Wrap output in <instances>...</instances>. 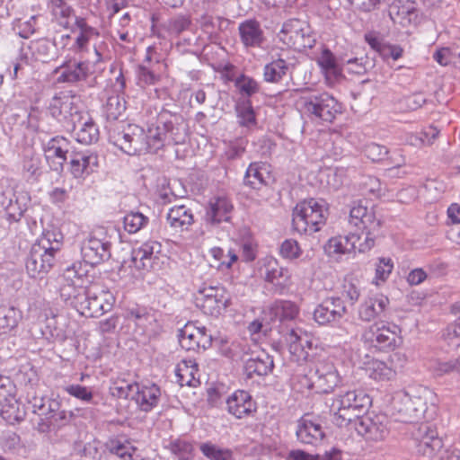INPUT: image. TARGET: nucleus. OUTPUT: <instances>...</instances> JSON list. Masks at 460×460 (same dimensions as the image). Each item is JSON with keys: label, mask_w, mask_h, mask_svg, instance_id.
Returning a JSON list of instances; mask_svg holds the SVG:
<instances>
[{"label": "nucleus", "mask_w": 460, "mask_h": 460, "mask_svg": "<svg viewBox=\"0 0 460 460\" xmlns=\"http://www.w3.org/2000/svg\"><path fill=\"white\" fill-rule=\"evenodd\" d=\"M188 125L181 116L162 114L146 128L128 125L123 130L112 129L109 140L129 155L155 154L166 146L181 145L187 140Z\"/></svg>", "instance_id": "f257e3e1"}, {"label": "nucleus", "mask_w": 460, "mask_h": 460, "mask_svg": "<svg viewBox=\"0 0 460 460\" xmlns=\"http://www.w3.org/2000/svg\"><path fill=\"white\" fill-rule=\"evenodd\" d=\"M63 234L55 227L45 229L31 245L25 267L31 278L48 272L54 265L56 254L63 246Z\"/></svg>", "instance_id": "f03ea898"}, {"label": "nucleus", "mask_w": 460, "mask_h": 460, "mask_svg": "<svg viewBox=\"0 0 460 460\" xmlns=\"http://www.w3.org/2000/svg\"><path fill=\"white\" fill-rule=\"evenodd\" d=\"M300 367L295 380L300 385L301 389L330 393L341 382L337 368L332 362L319 360Z\"/></svg>", "instance_id": "7ed1b4c3"}, {"label": "nucleus", "mask_w": 460, "mask_h": 460, "mask_svg": "<svg viewBox=\"0 0 460 460\" xmlns=\"http://www.w3.org/2000/svg\"><path fill=\"white\" fill-rule=\"evenodd\" d=\"M371 404L370 397L360 389L341 392L335 395L330 405L333 422L340 426L353 423Z\"/></svg>", "instance_id": "20e7f679"}, {"label": "nucleus", "mask_w": 460, "mask_h": 460, "mask_svg": "<svg viewBox=\"0 0 460 460\" xmlns=\"http://www.w3.org/2000/svg\"><path fill=\"white\" fill-rule=\"evenodd\" d=\"M328 214L329 207L324 199H305L294 208L293 227L299 234H312L325 225Z\"/></svg>", "instance_id": "39448f33"}, {"label": "nucleus", "mask_w": 460, "mask_h": 460, "mask_svg": "<svg viewBox=\"0 0 460 460\" xmlns=\"http://www.w3.org/2000/svg\"><path fill=\"white\" fill-rule=\"evenodd\" d=\"M430 391L426 387L396 392L392 400L394 412L402 422L418 421L427 411V398Z\"/></svg>", "instance_id": "423d86ee"}, {"label": "nucleus", "mask_w": 460, "mask_h": 460, "mask_svg": "<svg viewBox=\"0 0 460 460\" xmlns=\"http://www.w3.org/2000/svg\"><path fill=\"white\" fill-rule=\"evenodd\" d=\"M74 18L79 31L78 33L75 38H72L69 34L61 35L58 44L61 49H67L69 52L80 55L81 57L90 54L93 48L94 58L92 62L94 64L101 62L102 60V52L100 47L95 42L99 39V31L88 25L84 18L76 17L75 15Z\"/></svg>", "instance_id": "0eeeda50"}, {"label": "nucleus", "mask_w": 460, "mask_h": 460, "mask_svg": "<svg viewBox=\"0 0 460 460\" xmlns=\"http://www.w3.org/2000/svg\"><path fill=\"white\" fill-rule=\"evenodd\" d=\"M87 277L80 264L74 263L67 267L60 278L59 293L62 300L78 311L85 299L88 287L85 286Z\"/></svg>", "instance_id": "6e6552de"}, {"label": "nucleus", "mask_w": 460, "mask_h": 460, "mask_svg": "<svg viewBox=\"0 0 460 460\" xmlns=\"http://www.w3.org/2000/svg\"><path fill=\"white\" fill-rule=\"evenodd\" d=\"M299 104L304 114L312 120L332 122L341 113V104L328 93L304 96Z\"/></svg>", "instance_id": "1a4fd4ad"}, {"label": "nucleus", "mask_w": 460, "mask_h": 460, "mask_svg": "<svg viewBox=\"0 0 460 460\" xmlns=\"http://www.w3.org/2000/svg\"><path fill=\"white\" fill-rule=\"evenodd\" d=\"M400 332L395 324L377 322L364 330L361 340L380 350H394L402 343Z\"/></svg>", "instance_id": "9d476101"}, {"label": "nucleus", "mask_w": 460, "mask_h": 460, "mask_svg": "<svg viewBox=\"0 0 460 460\" xmlns=\"http://www.w3.org/2000/svg\"><path fill=\"white\" fill-rule=\"evenodd\" d=\"M196 302L204 314L218 316L231 305V296L223 286H206L199 290Z\"/></svg>", "instance_id": "9b49d317"}, {"label": "nucleus", "mask_w": 460, "mask_h": 460, "mask_svg": "<svg viewBox=\"0 0 460 460\" xmlns=\"http://www.w3.org/2000/svg\"><path fill=\"white\" fill-rule=\"evenodd\" d=\"M279 38L285 44L297 50L311 49L315 42L308 23L298 19H291L284 22Z\"/></svg>", "instance_id": "f8f14e48"}, {"label": "nucleus", "mask_w": 460, "mask_h": 460, "mask_svg": "<svg viewBox=\"0 0 460 460\" xmlns=\"http://www.w3.org/2000/svg\"><path fill=\"white\" fill-rule=\"evenodd\" d=\"M114 303L115 297L110 291L93 284L88 286L85 299L77 312L85 317H99L111 311Z\"/></svg>", "instance_id": "ddd939ff"}, {"label": "nucleus", "mask_w": 460, "mask_h": 460, "mask_svg": "<svg viewBox=\"0 0 460 460\" xmlns=\"http://www.w3.org/2000/svg\"><path fill=\"white\" fill-rule=\"evenodd\" d=\"M87 55L81 57L72 52L67 54L63 63L53 71L57 75V82L59 84H76L86 80L90 75V61Z\"/></svg>", "instance_id": "4468645a"}, {"label": "nucleus", "mask_w": 460, "mask_h": 460, "mask_svg": "<svg viewBox=\"0 0 460 460\" xmlns=\"http://www.w3.org/2000/svg\"><path fill=\"white\" fill-rule=\"evenodd\" d=\"M50 115L65 127L70 129V126L78 119L84 113L80 111L79 98L67 93H59L54 96L49 105Z\"/></svg>", "instance_id": "2eb2a0df"}, {"label": "nucleus", "mask_w": 460, "mask_h": 460, "mask_svg": "<svg viewBox=\"0 0 460 460\" xmlns=\"http://www.w3.org/2000/svg\"><path fill=\"white\" fill-rule=\"evenodd\" d=\"M388 418L384 414L361 416L353 422L358 435L373 441H382L388 436Z\"/></svg>", "instance_id": "dca6fc26"}, {"label": "nucleus", "mask_w": 460, "mask_h": 460, "mask_svg": "<svg viewBox=\"0 0 460 460\" xmlns=\"http://www.w3.org/2000/svg\"><path fill=\"white\" fill-rule=\"evenodd\" d=\"M42 150L49 168L60 173L71 149V142L63 136H55L47 141H42Z\"/></svg>", "instance_id": "f3484780"}, {"label": "nucleus", "mask_w": 460, "mask_h": 460, "mask_svg": "<svg viewBox=\"0 0 460 460\" xmlns=\"http://www.w3.org/2000/svg\"><path fill=\"white\" fill-rule=\"evenodd\" d=\"M418 454L432 458L441 452L442 439L430 425L421 423L412 432Z\"/></svg>", "instance_id": "a211bd4d"}, {"label": "nucleus", "mask_w": 460, "mask_h": 460, "mask_svg": "<svg viewBox=\"0 0 460 460\" xmlns=\"http://www.w3.org/2000/svg\"><path fill=\"white\" fill-rule=\"evenodd\" d=\"M28 315L38 321L46 322V328L49 329L52 338L60 341L66 338V332L62 327L52 326V322H55V318H58V313L56 309L52 308L50 303L45 299L39 297L30 304Z\"/></svg>", "instance_id": "6ab92c4d"}, {"label": "nucleus", "mask_w": 460, "mask_h": 460, "mask_svg": "<svg viewBox=\"0 0 460 460\" xmlns=\"http://www.w3.org/2000/svg\"><path fill=\"white\" fill-rule=\"evenodd\" d=\"M161 252V244L156 241H147L131 252V258L125 262L131 269L134 277H140L143 270L152 267L154 259Z\"/></svg>", "instance_id": "aec40b11"}, {"label": "nucleus", "mask_w": 460, "mask_h": 460, "mask_svg": "<svg viewBox=\"0 0 460 460\" xmlns=\"http://www.w3.org/2000/svg\"><path fill=\"white\" fill-rule=\"evenodd\" d=\"M81 253L86 263L100 264L111 258V242L106 236L101 238L96 234H91L83 242Z\"/></svg>", "instance_id": "412c9836"}, {"label": "nucleus", "mask_w": 460, "mask_h": 460, "mask_svg": "<svg viewBox=\"0 0 460 460\" xmlns=\"http://www.w3.org/2000/svg\"><path fill=\"white\" fill-rule=\"evenodd\" d=\"M234 205L231 199L224 195L211 198L206 206L204 222L207 226H217L232 218Z\"/></svg>", "instance_id": "4be33fe9"}, {"label": "nucleus", "mask_w": 460, "mask_h": 460, "mask_svg": "<svg viewBox=\"0 0 460 460\" xmlns=\"http://www.w3.org/2000/svg\"><path fill=\"white\" fill-rule=\"evenodd\" d=\"M211 341L212 336L205 327L189 323L180 331L179 342L186 350H197L199 348L205 349L211 345Z\"/></svg>", "instance_id": "5701e85b"}, {"label": "nucleus", "mask_w": 460, "mask_h": 460, "mask_svg": "<svg viewBox=\"0 0 460 460\" xmlns=\"http://www.w3.org/2000/svg\"><path fill=\"white\" fill-rule=\"evenodd\" d=\"M347 313L343 300L338 296L325 298L314 311V319L319 324H326L341 319Z\"/></svg>", "instance_id": "b1692460"}, {"label": "nucleus", "mask_w": 460, "mask_h": 460, "mask_svg": "<svg viewBox=\"0 0 460 460\" xmlns=\"http://www.w3.org/2000/svg\"><path fill=\"white\" fill-rule=\"evenodd\" d=\"M240 41L246 49L261 48L266 38L262 26L256 19H246L239 23Z\"/></svg>", "instance_id": "393cba45"}, {"label": "nucleus", "mask_w": 460, "mask_h": 460, "mask_svg": "<svg viewBox=\"0 0 460 460\" xmlns=\"http://www.w3.org/2000/svg\"><path fill=\"white\" fill-rule=\"evenodd\" d=\"M98 164V157L90 152L72 151L69 171L75 179L83 181L89 176Z\"/></svg>", "instance_id": "a878e982"}, {"label": "nucleus", "mask_w": 460, "mask_h": 460, "mask_svg": "<svg viewBox=\"0 0 460 460\" xmlns=\"http://www.w3.org/2000/svg\"><path fill=\"white\" fill-rule=\"evenodd\" d=\"M227 411L237 419L251 415L256 411L252 396L243 390H237L226 399Z\"/></svg>", "instance_id": "bb28decb"}, {"label": "nucleus", "mask_w": 460, "mask_h": 460, "mask_svg": "<svg viewBox=\"0 0 460 460\" xmlns=\"http://www.w3.org/2000/svg\"><path fill=\"white\" fill-rule=\"evenodd\" d=\"M389 305V298L383 294L370 296L360 304L358 315L366 323L381 316Z\"/></svg>", "instance_id": "cd10ccee"}, {"label": "nucleus", "mask_w": 460, "mask_h": 460, "mask_svg": "<svg viewBox=\"0 0 460 460\" xmlns=\"http://www.w3.org/2000/svg\"><path fill=\"white\" fill-rule=\"evenodd\" d=\"M296 436L300 443L315 446L324 438V431L319 422L305 416L297 421Z\"/></svg>", "instance_id": "c85d7f7f"}, {"label": "nucleus", "mask_w": 460, "mask_h": 460, "mask_svg": "<svg viewBox=\"0 0 460 460\" xmlns=\"http://www.w3.org/2000/svg\"><path fill=\"white\" fill-rule=\"evenodd\" d=\"M4 201L0 203V208H4L6 214V218L10 223H17L23 217L24 212L27 210L28 197L26 194H20L18 196L12 193L11 190H5L3 193Z\"/></svg>", "instance_id": "c756f323"}, {"label": "nucleus", "mask_w": 460, "mask_h": 460, "mask_svg": "<svg viewBox=\"0 0 460 460\" xmlns=\"http://www.w3.org/2000/svg\"><path fill=\"white\" fill-rule=\"evenodd\" d=\"M160 397L161 390L156 385L137 383L133 401L141 411L148 412L158 405Z\"/></svg>", "instance_id": "7c9ffc66"}, {"label": "nucleus", "mask_w": 460, "mask_h": 460, "mask_svg": "<svg viewBox=\"0 0 460 460\" xmlns=\"http://www.w3.org/2000/svg\"><path fill=\"white\" fill-rule=\"evenodd\" d=\"M263 278L275 287L276 292L282 293L288 285L290 274L288 270L280 266L277 260L268 259L264 263Z\"/></svg>", "instance_id": "2f4dec72"}, {"label": "nucleus", "mask_w": 460, "mask_h": 460, "mask_svg": "<svg viewBox=\"0 0 460 460\" xmlns=\"http://www.w3.org/2000/svg\"><path fill=\"white\" fill-rule=\"evenodd\" d=\"M70 128L75 130V137L79 143L90 145L99 138V129L88 113L75 120Z\"/></svg>", "instance_id": "473e14b6"}, {"label": "nucleus", "mask_w": 460, "mask_h": 460, "mask_svg": "<svg viewBox=\"0 0 460 460\" xmlns=\"http://www.w3.org/2000/svg\"><path fill=\"white\" fill-rule=\"evenodd\" d=\"M166 223L175 232L187 231L194 223V215L185 205L173 206L166 214Z\"/></svg>", "instance_id": "72a5a7b5"}, {"label": "nucleus", "mask_w": 460, "mask_h": 460, "mask_svg": "<svg viewBox=\"0 0 460 460\" xmlns=\"http://www.w3.org/2000/svg\"><path fill=\"white\" fill-rule=\"evenodd\" d=\"M388 14L394 23L406 27L416 17L413 4L409 0H393L389 4Z\"/></svg>", "instance_id": "f704fd0d"}, {"label": "nucleus", "mask_w": 460, "mask_h": 460, "mask_svg": "<svg viewBox=\"0 0 460 460\" xmlns=\"http://www.w3.org/2000/svg\"><path fill=\"white\" fill-rule=\"evenodd\" d=\"M285 341L288 345V349L292 359L296 362L306 360L308 352L305 350L303 340L307 338V333L301 329H290L284 336Z\"/></svg>", "instance_id": "c9c22d12"}, {"label": "nucleus", "mask_w": 460, "mask_h": 460, "mask_svg": "<svg viewBox=\"0 0 460 460\" xmlns=\"http://www.w3.org/2000/svg\"><path fill=\"white\" fill-rule=\"evenodd\" d=\"M358 237L355 234H349L346 236L332 237L325 244V252L330 257H336L352 251H356V241Z\"/></svg>", "instance_id": "e433bc0d"}, {"label": "nucleus", "mask_w": 460, "mask_h": 460, "mask_svg": "<svg viewBox=\"0 0 460 460\" xmlns=\"http://www.w3.org/2000/svg\"><path fill=\"white\" fill-rule=\"evenodd\" d=\"M270 179L269 166L266 164L253 163L246 170L244 182L252 189H260L267 185Z\"/></svg>", "instance_id": "4c0bfd02"}, {"label": "nucleus", "mask_w": 460, "mask_h": 460, "mask_svg": "<svg viewBox=\"0 0 460 460\" xmlns=\"http://www.w3.org/2000/svg\"><path fill=\"white\" fill-rule=\"evenodd\" d=\"M177 382L180 385L196 386L199 384L197 378L198 365L194 359H183L176 367L175 369Z\"/></svg>", "instance_id": "58836bf2"}, {"label": "nucleus", "mask_w": 460, "mask_h": 460, "mask_svg": "<svg viewBox=\"0 0 460 460\" xmlns=\"http://www.w3.org/2000/svg\"><path fill=\"white\" fill-rule=\"evenodd\" d=\"M365 370L369 378L377 382L389 381L396 376V370L392 366L379 359L369 360Z\"/></svg>", "instance_id": "ea45409f"}, {"label": "nucleus", "mask_w": 460, "mask_h": 460, "mask_svg": "<svg viewBox=\"0 0 460 460\" xmlns=\"http://www.w3.org/2000/svg\"><path fill=\"white\" fill-rule=\"evenodd\" d=\"M125 317L133 322L142 333L146 332L155 322V315L149 310L138 305L128 308Z\"/></svg>", "instance_id": "a19ab883"}, {"label": "nucleus", "mask_w": 460, "mask_h": 460, "mask_svg": "<svg viewBox=\"0 0 460 460\" xmlns=\"http://www.w3.org/2000/svg\"><path fill=\"white\" fill-rule=\"evenodd\" d=\"M273 367V360L266 354L256 358H250L245 361L244 373L247 377L252 378L254 376H261L268 375Z\"/></svg>", "instance_id": "79ce46f5"}, {"label": "nucleus", "mask_w": 460, "mask_h": 460, "mask_svg": "<svg viewBox=\"0 0 460 460\" xmlns=\"http://www.w3.org/2000/svg\"><path fill=\"white\" fill-rule=\"evenodd\" d=\"M22 317V312L14 306H0V336L9 334Z\"/></svg>", "instance_id": "37998d69"}, {"label": "nucleus", "mask_w": 460, "mask_h": 460, "mask_svg": "<svg viewBox=\"0 0 460 460\" xmlns=\"http://www.w3.org/2000/svg\"><path fill=\"white\" fill-rule=\"evenodd\" d=\"M349 223L354 226L367 228L368 226L378 227L379 222L374 218V214L367 207L362 205L354 206L349 212Z\"/></svg>", "instance_id": "c03bdc74"}, {"label": "nucleus", "mask_w": 460, "mask_h": 460, "mask_svg": "<svg viewBox=\"0 0 460 460\" xmlns=\"http://www.w3.org/2000/svg\"><path fill=\"white\" fill-rule=\"evenodd\" d=\"M214 0L204 1L200 9L202 13L198 19V22L199 23L201 29L208 34H214L217 32V23L220 20L219 18H214L211 14V13L214 11Z\"/></svg>", "instance_id": "a18cd8bd"}, {"label": "nucleus", "mask_w": 460, "mask_h": 460, "mask_svg": "<svg viewBox=\"0 0 460 460\" xmlns=\"http://www.w3.org/2000/svg\"><path fill=\"white\" fill-rule=\"evenodd\" d=\"M49 7L57 22L64 28H67L75 17L73 8L64 0H49Z\"/></svg>", "instance_id": "49530a36"}, {"label": "nucleus", "mask_w": 460, "mask_h": 460, "mask_svg": "<svg viewBox=\"0 0 460 460\" xmlns=\"http://www.w3.org/2000/svg\"><path fill=\"white\" fill-rule=\"evenodd\" d=\"M137 386V382L118 377L111 381L110 393L113 397L133 400Z\"/></svg>", "instance_id": "de8ad7c7"}, {"label": "nucleus", "mask_w": 460, "mask_h": 460, "mask_svg": "<svg viewBox=\"0 0 460 460\" xmlns=\"http://www.w3.org/2000/svg\"><path fill=\"white\" fill-rule=\"evenodd\" d=\"M288 66L287 62L279 58L267 64L263 69V78L268 83H279L287 75Z\"/></svg>", "instance_id": "09e8293b"}, {"label": "nucleus", "mask_w": 460, "mask_h": 460, "mask_svg": "<svg viewBox=\"0 0 460 460\" xmlns=\"http://www.w3.org/2000/svg\"><path fill=\"white\" fill-rule=\"evenodd\" d=\"M149 223V218L144 214L137 211H131L123 217L124 229L128 234H136Z\"/></svg>", "instance_id": "8fccbe9b"}, {"label": "nucleus", "mask_w": 460, "mask_h": 460, "mask_svg": "<svg viewBox=\"0 0 460 460\" xmlns=\"http://www.w3.org/2000/svg\"><path fill=\"white\" fill-rule=\"evenodd\" d=\"M270 312L279 321L293 320L298 314V307L290 301H277L272 305Z\"/></svg>", "instance_id": "3c124183"}, {"label": "nucleus", "mask_w": 460, "mask_h": 460, "mask_svg": "<svg viewBox=\"0 0 460 460\" xmlns=\"http://www.w3.org/2000/svg\"><path fill=\"white\" fill-rule=\"evenodd\" d=\"M394 269V262L390 258L380 257L375 263V277L372 283L380 286L385 283L391 275Z\"/></svg>", "instance_id": "603ef678"}, {"label": "nucleus", "mask_w": 460, "mask_h": 460, "mask_svg": "<svg viewBox=\"0 0 460 460\" xmlns=\"http://www.w3.org/2000/svg\"><path fill=\"white\" fill-rule=\"evenodd\" d=\"M0 415L7 422L13 423L22 420L19 405L14 398H4L1 402Z\"/></svg>", "instance_id": "864d4df0"}, {"label": "nucleus", "mask_w": 460, "mask_h": 460, "mask_svg": "<svg viewBox=\"0 0 460 460\" xmlns=\"http://www.w3.org/2000/svg\"><path fill=\"white\" fill-rule=\"evenodd\" d=\"M238 123L243 128L251 129L256 126V118L250 102L239 103L236 107Z\"/></svg>", "instance_id": "5fc2aeb1"}, {"label": "nucleus", "mask_w": 460, "mask_h": 460, "mask_svg": "<svg viewBox=\"0 0 460 460\" xmlns=\"http://www.w3.org/2000/svg\"><path fill=\"white\" fill-rule=\"evenodd\" d=\"M126 110V102L120 93H116L108 98L105 105V112L110 119H117Z\"/></svg>", "instance_id": "6e6d98bb"}, {"label": "nucleus", "mask_w": 460, "mask_h": 460, "mask_svg": "<svg viewBox=\"0 0 460 460\" xmlns=\"http://www.w3.org/2000/svg\"><path fill=\"white\" fill-rule=\"evenodd\" d=\"M179 460H189L192 455V444L184 438L172 440L166 447Z\"/></svg>", "instance_id": "4d7b16f0"}, {"label": "nucleus", "mask_w": 460, "mask_h": 460, "mask_svg": "<svg viewBox=\"0 0 460 460\" xmlns=\"http://www.w3.org/2000/svg\"><path fill=\"white\" fill-rule=\"evenodd\" d=\"M199 448L210 460H230L232 457V452L229 449L220 448L210 442L202 443Z\"/></svg>", "instance_id": "13d9d810"}, {"label": "nucleus", "mask_w": 460, "mask_h": 460, "mask_svg": "<svg viewBox=\"0 0 460 460\" xmlns=\"http://www.w3.org/2000/svg\"><path fill=\"white\" fill-rule=\"evenodd\" d=\"M209 252L211 256L218 262L216 266L218 269L222 267L229 269L232 264L238 259L237 254L234 251L229 250L227 252H226L225 250L220 247H213Z\"/></svg>", "instance_id": "bf43d9fd"}, {"label": "nucleus", "mask_w": 460, "mask_h": 460, "mask_svg": "<svg viewBox=\"0 0 460 460\" xmlns=\"http://www.w3.org/2000/svg\"><path fill=\"white\" fill-rule=\"evenodd\" d=\"M376 227L368 226L363 228L360 234L354 233L358 240L356 241V251L366 252L371 250L375 245V234L373 230Z\"/></svg>", "instance_id": "052dcab7"}, {"label": "nucleus", "mask_w": 460, "mask_h": 460, "mask_svg": "<svg viewBox=\"0 0 460 460\" xmlns=\"http://www.w3.org/2000/svg\"><path fill=\"white\" fill-rule=\"evenodd\" d=\"M63 390L70 396L86 403H91L93 400V393L92 389L81 385H67L63 387Z\"/></svg>", "instance_id": "680f3d73"}, {"label": "nucleus", "mask_w": 460, "mask_h": 460, "mask_svg": "<svg viewBox=\"0 0 460 460\" xmlns=\"http://www.w3.org/2000/svg\"><path fill=\"white\" fill-rule=\"evenodd\" d=\"M36 15L31 16L26 21L17 19L13 23V29L20 37L28 39L36 31Z\"/></svg>", "instance_id": "e2e57ef3"}, {"label": "nucleus", "mask_w": 460, "mask_h": 460, "mask_svg": "<svg viewBox=\"0 0 460 460\" xmlns=\"http://www.w3.org/2000/svg\"><path fill=\"white\" fill-rule=\"evenodd\" d=\"M110 450L112 454L118 456L122 460H134L137 447L128 441H126L125 443L116 441L112 442Z\"/></svg>", "instance_id": "0e129e2a"}, {"label": "nucleus", "mask_w": 460, "mask_h": 460, "mask_svg": "<svg viewBox=\"0 0 460 460\" xmlns=\"http://www.w3.org/2000/svg\"><path fill=\"white\" fill-rule=\"evenodd\" d=\"M279 253L287 260H296L301 256L302 249L296 240L287 239L281 243Z\"/></svg>", "instance_id": "69168bd1"}, {"label": "nucleus", "mask_w": 460, "mask_h": 460, "mask_svg": "<svg viewBox=\"0 0 460 460\" xmlns=\"http://www.w3.org/2000/svg\"><path fill=\"white\" fill-rule=\"evenodd\" d=\"M190 26V20L188 16L179 15L172 18L167 25L166 29L171 35L178 36L182 31H187Z\"/></svg>", "instance_id": "338daca9"}, {"label": "nucleus", "mask_w": 460, "mask_h": 460, "mask_svg": "<svg viewBox=\"0 0 460 460\" xmlns=\"http://www.w3.org/2000/svg\"><path fill=\"white\" fill-rule=\"evenodd\" d=\"M235 85L241 93L251 96L256 93L259 89V84L252 77L242 75L235 80Z\"/></svg>", "instance_id": "774afa93"}]
</instances>
